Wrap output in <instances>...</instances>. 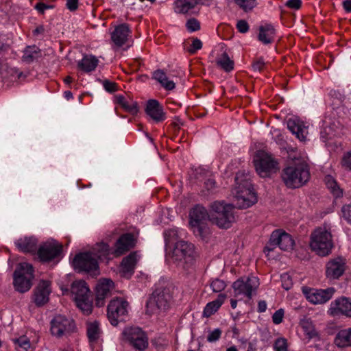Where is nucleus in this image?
I'll return each mask as SVG.
<instances>
[{"label": "nucleus", "mask_w": 351, "mask_h": 351, "mask_svg": "<svg viewBox=\"0 0 351 351\" xmlns=\"http://www.w3.org/2000/svg\"><path fill=\"white\" fill-rule=\"evenodd\" d=\"M311 177L308 165L302 157H293V162H290L282 171L281 178L289 189H298L306 184Z\"/></svg>", "instance_id": "obj_1"}, {"label": "nucleus", "mask_w": 351, "mask_h": 351, "mask_svg": "<svg viewBox=\"0 0 351 351\" xmlns=\"http://www.w3.org/2000/svg\"><path fill=\"white\" fill-rule=\"evenodd\" d=\"M235 182L234 194L237 207L245 209L254 204L257 198L251 182L250 176L245 171H239L235 176Z\"/></svg>", "instance_id": "obj_2"}, {"label": "nucleus", "mask_w": 351, "mask_h": 351, "mask_svg": "<svg viewBox=\"0 0 351 351\" xmlns=\"http://www.w3.org/2000/svg\"><path fill=\"white\" fill-rule=\"evenodd\" d=\"M210 221L220 228H229L235 221L234 207L223 201H215L210 206Z\"/></svg>", "instance_id": "obj_3"}, {"label": "nucleus", "mask_w": 351, "mask_h": 351, "mask_svg": "<svg viewBox=\"0 0 351 351\" xmlns=\"http://www.w3.org/2000/svg\"><path fill=\"white\" fill-rule=\"evenodd\" d=\"M196 256L194 245L184 241L175 243L171 255L173 263L185 270L193 265Z\"/></svg>", "instance_id": "obj_4"}, {"label": "nucleus", "mask_w": 351, "mask_h": 351, "mask_svg": "<svg viewBox=\"0 0 351 351\" xmlns=\"http://www.w3.org/2000/svg\"><path fill=\"white\" fill-rule=\"evenodd\" d=\"M310 246L317 254L325 256L331 252L333 247L332 235L326 227L316 228L311 235Z\"/></svg>", "instance_id": "obj_5"}, {"label": "nucleus", "mask_w": 351, "mask_h": 351, "mask_svg": "<svg viewBox=\"0 0 351 351\" xmlns=\"http://www.w3.org/2000/svg\"><path fill=\"white\" fill-rule=\"evenodd\" d=\"M254 164L256 173L261 178L269 177L280 169L278 161L271 154L262 150L256 153Z\"/></svg>", "instance_id": "obj_6"}, {"label": "nucleus", "mask_w": 351, "mask_h": 351, "mask_svg": "<svg viewBox=\"0 0 351 351\" xmlns=\"http://www.w3.org/2000/svg\"><path fill=\"white\" fill-rule=\"evenodd\" d=\"M172 300L171 291L168 288H157L147 302V311L155 313L157 311H165L170 307Z\"/></svg>", "instance_id": "obj_7"}, {"label": "nucleus", "mask_w": 351, "mask_h": 351, "mask_svg": "<svg viewBox=\"0 0 351 351\" xmlns=\"http://www.w3.org/2000/svg\"><path fill=\"white\" fill-rule=\"evenodd\" d=\"M34 278V269L32 265L21 263L14 274V285L16 291L24 293L29 291L32 287Z\"/></svg>", "instance_id": "obj_8"}, {"label": "nucleus", "mask_w": 351, "mask_h": 351, "mask_svg": "<svg viewBox=\"0 0 351 351\" xmlns=\"http://www.w3.org/2000/svg\"><path fill=\"white\" fill-rule=\"evenodd\" d=\"M129 304L123 298H115L110 300L107 307L108 318L112 326L125 320Z\"/></svg>", "instance_id": "obj_9"}, {"label": "nucleus", "mask_w": 351, "mask_h": 351, "mask_svg": "<svg viewBox=\"0 0 351 351\" xmlns=\"http://www.w3.org/2000/svg\"><path fill=\"white\" fill-rule=\"evenodd\" d=\"M294 245V240L291 236L280 230L274 231L269 241L268 244L265 247L264 251H272L276 246L285 251L291 250Z\"/></svg>", "instance_id": "obj_10"}, {"label": "nucleus", "mask_w": 351, "mask_h": 351, "mask_svg": "<svg viewBox=\"0 0 351 351\" xmlns=\"http://www.w3.org/2000/svg\"><path fill=\"white\" fill-rule=\"evenodd\" d=\"M71 292L74 296L77 307L84 314L88 313V287L83 280L74 281L71 287Z\"/></svg>", "instance_id": "obj_11"}, {"label": "nucleus", "mask_w": 351, "mask_h": 351, "mask_svg": "<svg viewBox=\"0 0 351 351\" xmlns=\"http://www.w3.org/2000/svg\"><path fill=\"white\" fill-rule=\"evenodd\" d=\"M109 246L105 243H97L89 250V276L96 278L100 274L97 259L108 254Z\"/></svg>", "instance_id": "obj_12"}, {"label": "nucleus", "mask_w": 351, "mask_h": 351, "mask_svg": "<svg viewBox=\"0 0 351 351\" xmlns=\"http://www.w3.org/2000/svg\"><path fill=\"white\" fill-rule=\"evenodd\" d=\"M123 335L130 344L138 351L145 350L148 346V338L146 334L138 327L125 329Z\"/></svg>", "instance_id": "obj_13"}, {"label": "nucleus", "mask_w": 351, "mask_h": 351, "mask_svg": "<svg viewBox=\"0 0 351 351\" xmlns=\"http://www.w3.org/2000/svg\"><path fill=\"white\" fill-rule=\"evenodd\" d=\"M73 330V322L65 316L58 315L51 321V332L56 337L66 336Z\"/></svg>", "instance_id": "obj_14"}, {"label": "nucleus", "mask_w": 351, "mask_h": 351, "mask_svg": "<svg viewBox=\"0 0 351 351\" xmlns=\"http://www.w3.org/2000/svg\"><path fill=\"white\" fill-rule=\"evenodd\" d=\"M62 245L58 241L49 240L44 243L38 249V256L42 261L48 262L61 257Z\"/></svg>", "instance_id": "obj_15"}, {"label": "nucleus", "mask_w": 351, "mask_h": 351, "mask_svg": "<svg viewBox=\"0 0 351 351\" xmlns=\"http://www.w3.org/2000/svg\"><path fill=\"white\" fill-rule=\"evenodd\" d=\"M259 286L258 278L255 276L248 277L245 280L239 279L232 284L234 295H245L248 299L252 297V292L256 291Z\"/></svg>", "instance_id": "obj_16"}, {"label": "nucleus", "mask_w": 351, "mask_h": 351, "mask_svg": "<svg viewBox=\"0 0 351 351\" xmlns=\"http://www.w3.org/2000/svg\"><path fill=\"white\" fill-rule=\"evenodd\" d=\"M335 289L333 287H329L326 289H315L306 287H302V292L306 299L311 303L324 304L328 302L332 297Z\"/></svg>", "instance_id": "obj_17"}, {"label": "nucleus", "mask_w": 351, "mask_h": 351, "mask_svg": "<svg viewBox=\"0 0 351 351\" xmlns=\"http://www.w3.org/2000/svg\"><path fill=\"white\" fill-rule=\"evenodd\" d=\"M328 313L333 317L346 315L351 317V300L346 297L336 299L330 303Z\"/></svg>", "instance_id": "obj_18"}, {"label": "nucleus", "mask_w": 351, "mask_h": 351, "mask_svg": "<svg viewBox=\"0 0 351 351\" xmlns=\"http://www.w3.org/2000/svg\"><path fill=\"white\" fill-rule=\"evenodd\" d=\"M346 270L345 261L337 257L329 261L326 266V276L330 280H336L339 278Z\"/></svg>", "instance_id": "obj_19"}, {"label": "nucleus", "mask_w": 351, "mask_h": 351, "mask_svg": "<svg viewBox=\"0 0 351 351\" xmlns=\"http://www.w3.org/2000/svg\"><path fill=\"white\" fill-rule=\"evenodd\" d=\"M113 287V282L108 279H103L97 284L95 289V306L102 307L105 304V299L110 295V289Z\"/></svg>", "instance_id": "obj_20"}, {"label": "nucleus", "mask_w": 351, "mask_h": 351, "mask_svg": "<svg viewBox=\"0 0 351 351\" xmlns=\"http://www.w3.org/2000/svg\"><path fill=\"white\" fill-rule=\"evenodd\" d=\"M51 292V282L48 280H40L34 291V301L36 304L42 306L47 303Z\"/></svg>", "instance_id": "obj_21"}, {"label": "nucleus", "mask_w": 351, "mask_h": 351, "mask_svg": "<svg viewBox=\"0 0 351 351\" xmlns=\"http://www.w3.org/2000/svg\"><path fill=\"white\" fill-rule=\"evenodd\" d=\"M210 0H175L174 11L178 14H187L199 4H208Z\"/></svg>", "instance_id": "obj_22"}, {"label": "nucleus", "mask_w": 351, "mask_h": 351, "mask_svg": "<svg viewBox=\"0 0 351 351\" xmlns=\"http://www.w3.org/2000/svg\"><path fill=\"white\" fill-rule=\"evenodd\" d=\"M130 30L127 24L117 26L111 33V40L117 47H122L128 40Z\"/></svg>", "instance_id": "obj_23"}, {"label": "nucleus", "mask_w": 351, "mask_h": 351, "mask_svg": "<svg viewBox=\"0 0 351 351\" xmlns=\"http://www.w3.org/2000/svg\"><path fill=\"white\" fill-rule=\"evenodd\" d=\"M288 129L301 141H305L308 134L307 127L297 117L291 118L287 121Z\"/></svg>", "instance_id": "obj_24"}, {"label": "nucleus", "mask_w": 351, "mask_h": 351, "mask_svg": "<svg viewBox=\"0 0 351 351\" xmlns=\"http://www.w3.org/2000/svg\"><path fill=\"white\" fill-rule=\"evenodd\" d=\"M135 245L134 236L132 233H125L122 234L116 242L115 253L117 256L121 255Z\"/></svg>", "instance_id": "obj_25"}, {"label": "nucleus", "mask_w": 351, "mask_h": 351, "mask_svg": "<svg viewBox=\"0 0 351 351\" xmlns=\"http://www.w3.org/2000/svg\"><path fill=\"white\" fill-rule=\"evenodd\" d=\"M146 112L156 122H161L166 118L162 107L155 99L148 101L146 106Z\"/></svg>", "instance_id": "obj_26"}, {"label": "nucleus", "mask_w": 351, "mask_h": 351, "mask_svg": "<svg viewBox=\"0 0 351 351\" xmlns=\"http://www.w3.org/2000/svg\"><path fill=\"white\" fill-rule=\"evenodd\" d=\"M276 35V29L271 24L266 23L259 27L258 39L265 45L274 42Z\"/></svg>", "instance_id": "obj_27"}, {"label": "nucleus", "mask_w": 351, "mask_h": 351, "mask_svg": "<svg viewBox=\"0 0 351 351\" xmlns=\"http://www.w3.org/2000/svg\"><path fill=\"white\" fill-rule=\"evenodd\" d=\"M136 263V256L135 253H131L125 257L121 264V275L127 278H130L134 273Z\"/></svg>", "instance_id": "obj_28"}, {"label": "nucleus", "mask_w": 351, "mask_h": 351, "mask_svg": "<svg viewBox=\"0 0 351 351\" xmlns=\"http://www.w3.org/2000/svg\"><path fill=\"white\" fill-rule=\"evenodd\" d=\"M16 247L23 252H34L36 250L37 239L34 237L21 238L15 241Z\"/></svg>", "instance_id": "obj_29"}, {"label": "nucleus", "mask_w": 351, "mask_h": 351, "mask_svg": "<svg viewBox=\"0 0 351 351\" xmlns=\"http://www.w3.org/2000/svg\"><path fill=\"white\" fill-rule=\"evenodd\" d=\"M190 217V224H197V223H204L207 219H210V213H208L204 207L198 205L191 210Z\"/></svg>", "instance_id": "obj_30"}, {"label": "nucleus", "mask_w": 351, "mask_h": 351, "mask_svg": "<svg viewBox=\"0 0 351 351\" xmlns=\"http://www.w3.org/2000/svg\"><path fill=\"white\" fill-rule=\"evenodd\" d=\"M73 269L79 272L88 271V252H80L77 254L71 262Z\"/></svg>", "instance_id": "obj_31"}, {"label": "nucleus", "mask_w": 351, "mask_h": 351, "mask_svg": "<svg viewBox=\"0 0 351 351\" xmlns=\"http://www.w3.org/2000/svg\"><path fill=\"white\" fill-rule=\"evenodd\" d=\"M152 77L167 90H171L175 88V83L172 80H168L166 73L162 69L155 71Z\"/></svg>", "instance_id": "obj_32"}, {"label": "nucleus", "mask_w": 351, "mask_h": 351, "mask_svg": "<svg viewBox=\"0 0 351 351\" xmlns=\"http://www.w3.org/2000/svg\"><path fill=\"white\" fill-rule=\"evenodd\" d=\"M350 328L341 330L336 335L335 343L339 348L351 346V333Z\"/></svg>", "instance_id": "obj_33"}, {"label": "nucleus", "mask_w": 351, "mask_h": 351, "mask_svg": "<svg viewBox=\"0 0 351 351\" xmlns=\"http://www.w3.org/2000/svg\"><path fill=\"white\" fill-rule=\"evenodd\" d=\"M42 56L40 49L36 46H28L27 47L23 55V60L27 63H32L35 60H37Z\"/></svg>", "instance_id": "obj_34"}, {"label": "nucleus", "mask_w": 351, "mask_h": 351, "mask_svg": "<svg viewBox=\"0 0 351 351\" xmlns=\"http://www.w3.org/2000/svg\"><path fill=\"white\" fill-rule=\"evenodd\" d=\"M226 295L225 294H219L215 300L208 303L204 310V315L206 317H210L215 313L223 303Z\"/></svg>", "instance_id": "obj_35"}, {"label": "nucleus", "mask_w": 351, "mask_h": 351, "mask_svg": "<svg viewBox=\"0 0 351 351\" xmlns=\"http://www.w3.org/2000/svg\"><path fill=\"white\" fill-rule=\"evenodd\" d=\"M324 182L328 187V189L330 191L335 197H340L343 195V191L338 186L337 182L330 175L325 176Z\"/></svg>", "instance_id": "obj_36"}, {"label": "nucleus", "mask_w": 351, "mask_h": 351, "mask_svg": "<svg viewBox=\"0 0 351 351\" xmlns=\"http://www.w3.org/2000/svg\"><path fill=\"white\" fill-rule=\"evenodd\" d=\"M217 64L226 72H230L234 69V61L230 60L228 53L224 52L216 60Z\"/></svg>", "instance_id": "obj_37"}, {"label": "nucleus", "mask_w": 351, "mask_h": 351, "mask_svg": "<svg viewBox=\"0 0 351 351\" xmlns=\"http://www.w3.org/2000/svg\"><path fill=\"white\" fill-rule=\"evenodd\" d=\"M12 341L17 351H30L32 349L30 341L26 336H21Z\"/></svg>", "instance_id": "obj_38"}, {"label": "nucleus", "mask_w": 351, "mask_h": 351, "mask_svg": "<svg viewBox=\"0 0 351 351\" xmlns=\"http://www.w3.org/2000/svg\"><path fill=\"white\" fill-rule=\"evenodd\" d=\"M101 330L99 327V324L98 322L95 321L93 323L89 324V341H95L97 340L101 335Z\"/></svg>", "instance_id": "obj_39"}, {"label": "nucleus", "mask_w": 351, "mask_h": 351, "mask_svg": "<svg viewBox=\"0 0 351 351\" xmlns=\"http://www.w3.org/2000/svg\"><path fill=\"white\" fill-rule=\"evenodd\" d=\"M164 235L167 247H170L171 245H174L176 242H178L177 241L178 239V232L176 229H169L165 232Z\"/></svg>", "instance_id": "obj_40"}, {"label": "nucleus", "mask_w": 351, "mask_h": 351, "mask_svg": "<svg viewBox=\"0 0 351 351\" xmlns=\"http://www.w3.org/2000/svg\"><path fill=\"white\" fill-rule=\"evenodd\" d=\"M234 1L245 12H248L256 6L255 0H234Z\"/></svg>", "instance_id": "obj_41"}, {"label": "nucleus", "mask_w": 351, "mask_h": 351, "mask_svg": "<svg viewBox=\"0 0 351 351\" xmlns=\"http://www.w3.org/2000/svg\"><path fill=\"white\" fill-rule=\"evenodd\" d=\"M123 108L132 114H135L138 111L137 103L131 100L130 99H127L126 103L123 106Z\"/></svg>", "instance_id": "obj_42"}, {"label": "nucleus", "mask_w": 351, "mask_h": 351, "mask_svg": "<svg viewBox=\"0 0 351 351\" xmlns=\"http://www.w3.org/2000/svg\"><path fill=\"white\" fill-rule=\"evenodd\" d=\"M191 225L193 228V232L195 234V235L199 236L201 237H204V234L206 232V227L204 223H197V224Z\"/></svg>", "instance_id": "obj_43"}, {"label": "nucleus", "mask_w": 351, "mask_h": 351, "mask_svg": "<svg viewBox=\"0 0 351 351\" xmlns=\"http://www.w3.org/2000/svg\"><path fill=\"white\" fill-rule=\"evenodd\" d=\"M226 286V285L225 282L219 279L214 280L210 284V287L214 292H220L223 291Z\"/></svg>", "instance_id": "obj_44"}, {"label": "nucleus", "mask_w": 351, "mask_h": 351, "mask_svg": "<svg viewBox=\"0 0 351 351\" xmlns=\"http://www.w3.org/2000/svg\"><path fill=\"white\" fill-rule=\"evenodd\" d=\"M186 26L189 32H195L200 29V23L195 18L189 19L186 23Z\"/></svg>", "instance_id": "obj_45"}, {"label": "nucleus", "mask_w": 351, "mask_h": 351, "mask_svg": "<svg viewBox=\"0 0 351 351\" xmlns=\"http://www.w3.org/2000/svg\"><path fill=\"white\" fill-rule=\"evenodd\" d=\"M280 278L282 281V287L285 290H289L293 285L292 279L290 275L288 274H283L281 275Z\"/></svg>", "instance_id": "obj_46"}, {"label": "nucleus", "mask_w": 351, "mask_h": 351, "mask_svg": "<svg viewBox=\"0 0 351 351\" xmlns=\"http://www.w3.org/2000/svg\"><path fill=\"white\" fill-rule=\"evenodd\" d=\"M202 47V41L197 38H193V43L191 45V47L187 49L188 52L191 54H194L197 50L200 49Z\"/></svg>", "instance_id": "obj_47"}, {"label": "nucleus", "mask_w": 351, "mask_h": 351, "mask_svg": "<svg viewBox=\"0 0 351 351\" xmlns=\"http://www.w3.org/2000/svg\"><path fill=\"white\" fill-rule=\"evenodd\" d=\"M221 330L219 328H216L213 331H210L207 337V341L208 342L217 341L221 335Z\"/></svg>", "instance_id": "obj_48"}, {"label": "nucleus", "mask_w": 351, "mask_h": 351, "mask_svg": "<svg viewBox=\"0 0 351 351\" xmlns=\"http://www.w3.org/2000/svg\"><path fill=\"white\" fill-rule=\"evenodd\" d=\"M103 86L104 89L108 93H114L117 90V84L115 82H111L110 80H104Z\"/></svg>", "instance_id": "obj_49"}, {"label": "nucleus", "mask_w": 351, "mask_h": 351, "mask_svg": "<svg viewBox=\"0 0 351 351\" xmlns=\"http://www.w3.org/2000/svg\"><path fill=\"white\" fill-rule=\"evenodd\" d=\"M274 349L276 351H280L287 349V340L284 338H278L275 341Z\"/></svg>", "instance_id": "obj_50"}, {"label": "nucleus", "mask_w": 351, "mask_h": 351, "mask_svg": "<svg viewBox=\"0 0 351 351\" xmlns=\"http://www.w3.org/2000/svg\"><path fill=\"white\" fill-rule=\"evenodd\" d=\"M265 64V63L263 58H258L254 60L252 66L254 71L261 72L263 69Z\"/></svg>", "instance_id": "obj_51"}, {"label": "nucleus", "mask_w": 351, "mask_h": 351, "mask_svg": "<svg viewBox=\"0 0 351 351\" xmlns=\"http://www.w3.org/2000/svg\"><path fill=\"white\" fill-rule=\"evenodd\" d=\"M284 311L280 308L276 311L272 315V321L276 324H279L282 322Z\"/></svg>", "instance_id": "obj_52"}, {"label": "nucleus", "mask_w": 351, "mask_h": 351, "mask_svg": "<svg viewBox=\"0 0 351 351\" xmlns=\"http://www.w3.org/2000/svg\"><path fill=\"white\" fill-rule=\"evenodd\" d=\"M343 217L351 223V204L344 205L341 208Z\"/></svg>", "instance_id": "obj_53"}, {"label": "nucleus", "mask_w": 351, "mask_h": 351, "mask_svg": "<svg viewBox=\"0 0 351 351\" xmlns=\"http://www.w3.org/2000/svg\"><path fill=\"white\" fill-rule=\"evenodd\" d=\"M99 60L97 57L89 55V72L94 71L99 65Z\"/></svg>", "instance_id": "obj_54"}, {"label": "nucleus", "mask_w": 351, "mask_h": 351, "mask_svg": "<svg viewBox=\"0 0 351 351\" xmlns=\"http://www.w3.org/2000/svg\"><path fill=\"white\" fill-rule=\"evenodd\" d=\"M237 27L241 33H246L249 30V25L245 20L239 21L237 24Z\"/></svg>", "instance_id": "obj_55"}, {"label": "nucleus", "mask_w": 351, "mask_h": 351, "mask_svg": "<svg viewBox=\"0 0 351 351\" xmlns=\"http://www.w3.org/2000/svg\"><path fill=\"white\" fill-rule=\"evenodd\" d=\"M341 164L344 167L351 171V152L343 156Z\"/></svg>", "instance_id": "obj_56"}, {"label": "nucleus", "mask_w": 351, "mask_h": 351, "mask_svg": "<svg viewBox=\"0 0 351 351\" xmlns=\"http://www.w3.org/2000/svg\"><path fill=\"white\" fill-rule=\"evenodd\" d=\"M78 68L80 75L88 73V60L86 56L79 62Z\"/></svg>", "instance_id": "obj_57"}, {"label": "nucleus", "mask_w": 351, "mask_h": 351, "mask_svg": "<svg viewBox=\"0 0 351 351\" xmlns=\"http://www.w3.org/2000/svg\"><path fill=\"white\" fill-rule=\"evenodd\" d=\"M301 0H288L286 5L290 8L298 10L301 7Z\"/></svg>", "instance_id": "obj_58"}, {"label": "nucleus", "mask_w": 351, "mask_h": 351, "mask_svg": "<svg viewBox=\"0 0 351 351\" xmlns=\"http://www.w3.org/2000/svg\"><path fill=\"white\" fill-rule=\"evenodd\" d=\"M34 8L40 14H44L45 11L47 9L52 8L51 5H47L44 3L39 2L35 6Z\"/></svg>", "instance_id": "obj_59"}, {"label": "nucleus", "mask_w": 351, "mask_h": 351, "mask_svg": "<svg viewBox=\"0 0 351 351\" xmlns=\"http://www.w3.org/2000/svg\"><path fill=\"white\" fill-rule=\"evenodd\" d=\"M66 7L70 11H75L78 7V0H66Z\"/></svg>", "instance_id": "obj_60"}, {"label": "nucleus", "mask_w": 351, "mask_h": 351, "mask_svg": "<svg viewBox=\"0 0 351 351\" xmlns=\"http://www.w3.org/2000/svg\"><path fill=\"white\" fill-rule=\"evenodd\" d=\"M204 185L208 191H211L215 188L216 182L213 179H208L205 181Z\"/></svg>", "instance_id": "obj_61"}, {"label": "nucleus", "mask_w": 351, "mask_h": 351, "mask_svg": "<svg viewBox=\"0 0 351 351\" xmlns=\"http://www.w3.org/2000/svg\"><path fill=\"white\" fill-rule=\"evenodd\" d=\"M297 148L289 147L287 148V153L289 154V158L291 160V162H293V157H300V156H298L296 154Z\"/></svg>", "instance_id": "obj_62"}, {"label": "nucleus", "mask_w": 351, "mask_h": 351, "mask_svg": "<svg viewBox=\"0 0 351 351\" xmlns=\"http://www.w3.org/2000/svg\"><path fill=\"white\" fill-rule=\"evenodd\" d=\"M115 99L117 103L119 104L122 108L123 107L128 99V98H126L123 95H116Z\"/></svg>", "instance_id": "obj_63"}, {"label": "nucleus", "mask_w": 351, "mask_h": 351, "mask_svg": "<svg viewBox=\"0 0 351 351\" xmlns=\"http://www.w3.org/2000/svg\"><path fill=\"white\" fill-rule=\"evenodd\" d=\"M267 309V303L265 300H261L258 303V312L263 313Z\"/></svg>", "instance_id": "obj_64"}]
</instances>
